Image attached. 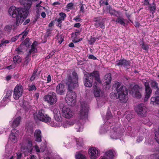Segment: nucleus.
I'll return each instance as SVG.
<instances>
[{
  "label": "nucleus",
  "instance_id": "3c124183",
  "mask_svg": "<svg viewBox=\"0 0 159 159\" xmlns=\"http://www.w3.org/2000/svg\"><path fill=\"white\" fill-rule=\"evenodd\" d=\"M9 41L8 40H6L5 41H2L1 43L0 44V46H2L4 45L5 46L6 43H9Z\"/></svg>",
  "mask_w": 159,
  "mask_h": 159
},
{
  "label": "nucleus",
  "instance_id": "e433bc0d",
  "mask_svg": "<svg viewBox=\"0 0 159 159\" xmlns=\"http://www.w3.org/2000/svg\"><path fill=\"white\" fill-rule=\"evenodd\" d=\"M10 154L11 153L6 154L3 159H15L16 158L15 156H10Z\"/></svg>",
  "mask_w": 159,
  "mask_h": 159
},
{
  "label": "nucleus",
  "instance_id": "f8f14e48",
  "mask_svg": "<svg viewBox=\"0 0 159 159\" xmlns=\"http://www.w3.org/2000/svg\"><path fill=\"white\" fill-rule=\"evenodd\" d=\"M23 91V88L21 85H16L14 89V98L16 100L18 99L22 96Z\"/></svg>",
  "mask_w": 159,
  "mask_h": 159
},
{
  "label": "nucleus",
  "instance_id": "6ab92c4d",
  "mask_svg": "<svg viewBox=\"0 0 159 159\" xmlns=\"http://www.w3.org/2000/svg\"><path fill=\"white\" fill-rule=\"evenodd\" d=\"M116 64L118 66H123L124 67L128 68L130 66V62L125 59H121L116 61Z\"/></svg>",
  "mask_w": 159,
  "mask_h": 159
},
{
  "label": "nucleus",
  "instance_id": "c85d7f7f",
  "mask_svg": "<svg viewBox=\"0 0 159 159\" xmlns=\"http://www.w3.org/2000/svg\"><path fill=\"white\" fill-rule=\"evenodd\" d=\"M51 126L54 127H60L62 125V123H60L58 121L55 122L54 121L49 120V123H46Z\"/></svg>",
  "mask_w": 159,
  "mask_h": 159
},
{
  "label": "nucleus",
  "instance_id": "c9c22d12",
  "mask_svg": "<svg viewBox=\"0 0 159 159\" xmlns=\"http://www.w3.org/2000/svg\"><path fill=\"white\" fill-rule=\"evenodd\" d=\"M117 17L118 18L116 19V22L118 23H119L121 25H125L124 19L123 18L119 17V15H118V17Z\"/></svg>",
  "mask_w": 159,
  "mask_h": 159
},
{
  "label": "nucleus",
  "instance_id": "5701e85b",
  "mask_svg": "<svg viewBox=\"0 0 159 159\" xmlns=\"http://www.w3.org/2000/svg\"><path fill=\"white\" fill-rule=\"evenodd\" d=\"M115 152L114 150H110L105 152L104 156L107 159H112L115 156Z\"/></svg>",
  "mask_w": 159,
  "mask_h": 159
},
{
  "label": "nucleus",
  "instance_id": "a19ab883",
  "mask_svg": "<svg viewBox=\"0 0 159 159\" xmlns=\"http://www.w3.org/2000/svg\"><path fill=\"white\" fill-rule=\"evenodd\" d=\"M155 139L157 142L159 144V127L158 130L157 131H156L155 133Z\"/></svg>",
  "mask_w": 159,
  "mask_h": 159
},
{
  "label": "nucleus",
  "instance_id": "864d4df0",
  "mask_svg": "<svg viewBox=\"0 0 159 159\" xmlns=\"http://www.w3.org/2000/svg\"><path fill=\"white\" fill-rule=\"evenodd\" d=\"M95 41V39L93 38H91L90 39L89 41V43L90 44H92Z\"/></svg>",
  "mask_w": 159,
  "mask_h": 159
},
{
  "label": "nucleus",
  "instance_id": "338daca9",
  "mask_svg": "<svg viewBox=\"0 0 159 159\" xmlns=\"http://www.w3.org/2000/svg\"><path fill=\"white\" fill-rule=\"evenodd\" d=\"M30 21V19H28L26 20L23 23V25H26L28 23H29Z\"/></svg>",
  "mask_w": 159,
  "mask_h": 159
},
{
  "label": "nucleus",
  "instance_id": "79ce46f5",
  "mask_svg": "<svg viewBox=\"0 0 159 159\" xmlns=\"http://www.w3.org/2000/svg\"><path fill=\"white\" fill-rule=\"evenodd\" d=\"M30 55L28 54L27 56L25 58V60L24 62V65L27 66L31 60L30 58L29 57Z\"/></svg>",
  "mask_w": 159,
  "mask_h": 159
},
{
  "label": "nucleus",
  "instance_id": "0e129e2a",
  "mask_svg": "<svg viewBox=\"0 0 159 159\" xmlns=\"http://www.w3.org/2000/svg\"><path fill=\"white\" fill-rule=\"evenodd\" d=\"M51 80V78L50 75H48L47 77V83H49Z\"/></svg>",
  "mask_w": 159,
  "mask_h": 159
},
{
  "label": "nucleus",
  "instance_id": "cd10ccee",
  "mask_svg": "<svg viewBox=\"0 0 159 159\" xmlns=\"http://www.w3.org/2000/svg\"><path fill=\"white\" fill-rule=\"evenodd\" d=\"M111 74L109 73L105 75L104 81L106 83V84L108 85L110 84L111 80Z\"/></svg>",
  "mask_w": 159,
  "mask_h": 159
},
{
  "label": "nucleus",
  "instance_id": "473e14b6",
  "mask_svg": "<svg viewBox=\"0 0 159 159\" xmlns=\"http://www.w3.org/2000/svg\"><path fill=\"white\" fill-rule=\"evenodd\" d=\"M75 157L76 159H86L85 156L80 152L77 153Z\"/></svg>",
  "mask_w": 159,
  "mask_h": 159
},
{
  "label": "nucleus",
  "instance_id": "9b49d317",
  "mask_svg": "<svg viewBox=\"0 0 159 159\" xmlns=\"http://www.w3.org/2000/svg\"><path fill=\"white\" fill-rule=\"evenodd\" d=\"M135 110L137 114L140 116L144 117L147 115V109L143 104H139L136 107Z\"/></svg>",
  "mask_w": 159,
  "mask_h": 159
},
{
  "label": "nucleus",
  "instance_id": "39448f33",
  "mask_svg": "<svg viewBox=\"0 0 159 159\" xmlns=\"http://www.w3.org/2000/svg\"><path fill=\"white\" fill-rule=\"evenodd\" d=\"M93 78L98 82H100L101 81L98 71H95L92 73H88L85 74L84 80V85L89 87H92Z\"/></svg>",
  "mask_w": 159,
  "mask_h": 159
},
{
  "label": "nucleus",
  "instance_id": "5fc2aeb1",
  "mask_svg": "<svg viewBox=\"0 0 159 159\" xmlns=\"http://www.w3.org/2000/svg\"><path fill=\"white\" fill-rule=\"evenodd\" d=\"M52 35V31L50 30H48V31L46 33L45 36L46 37H48L51 36Z\"/></svg>",
  "mask_w": 159,
  "mask_h": 159
},
{
  "label": "nucleus",
  "instance_id": "423d86ee",
  "mask_svg": "<svg viewBox=\"0 0 159 159\" xmlns=\"http://www.w3.org/2000/svg\"><path fill=\"white\" fill-rule=\"evenodd\" d=\"M89 107L87 104H81V108L78 115V118L80 120L87 118L88 114Z\"/></svg>",
  "mask_w": 159,
  "mask_h": 159
},
{
  "label": "nucleus",
  "instance_id": "aec40b11",
  "mask_svg": "<svg viewBox=\"0 0 159 159\" xmlns=\"http://www.w3.org/2000/svg\"><path fill=\"white\" fill-rule=\"evenodd\" d=\"M21 120V117L19 116L14 118L13 121L9 122L10 124L13 128H15L18 126L20 124Z\"/></svg>",
  "mask_w": 159,
  "mask_h": 159
},
{
  "label": "nucleus",
  "instance_id": "4d7b16f0",
  "mask_svg": "<svg viewBox=\"0 0 159 159\" xmlns=\"http://www.w3.org/2000/svg\"><path fill=\"white\" fill-rule=\"evenodd\" d=\"M73 4L72 3H69L67 5V7L69 9H72L73 8Z\"/></svg>",
  "mask_w": 159,
  "mask_h": 159
},
{
  "label": "nucleus",
  "instance_id": "412c9836",
  "mask_svg": "<svg viewBox=\"0 0 159 159\" xmlns=\"http://www.w3.org/2000/svg\"><path fill=\"white\" fill-rule=\"evenodd\" d=\"M66 91L65 85L62 84H59L58 85L56 88L57 93L60 95H62Z\"/></svg>",
  "mask_w": 159,
  "mask_h": 159
},
{
  "label": "nucleus",
  "instance_id": "4c0bfd02",
  "mask_svg": "<svg viewBox=\"0 0 159 159\" xmlns=\"http://www.w3.org/2000/svg\"><path fill=\"white\" fill-rule=\"evenodd\" d=\"M150 84L151 87L154 89H158V83L155 81H152L150 83Z\"/></svg>",
  "mask_w": 159,
  "mask_h": 159
},
{
  "label": "nucleus",
  "instance_id": "6e6552de",
  "mask_svg": "<svg viewBox=\"0 0 159 159\" xmlns=\"http://www.w3.org/2000/svg\"><path fill=\"white\" fill-rule=\"evenodd\" d=\"M112 118V116L111 112L110 111H108L106 115L107 121L106 122L105 124L103 126L101 127L100 130V133L101 134H102L105 133L109 129L111 128L110 126H108L107 124L108 123L110 124V120H109L111 119Z\"/></svg>",
  "mask_w": 159,
  "mask_h": 159
},
{
  "label": "nucleus",
  "instance_id": "052dcab7",
  "mask_svg": "<svg viewBox=\"0 0 159 159\" xmlns=\"http://www.w3.org/2000/svg\"><path fill=\"white\" fill-rule=\"evenodd\" d=\"M81 30V29H80L76 30L75 32V35L76 36H77L79 34V33H80Z\"/></svg>",
  "mask_w": 159,
  "mask_h": 159
},
{
  "label": "nucleus",
  "instance_id": "f3484780",
  "mask_svg": "<svg viewBox=\"0 0 159 159\" xmlns=\"http://www.w3.org/2000/svg\"><path fill=\"white\" fill-rule=\"evenodd\" d=\"M144 86L145 88V93H146L144 100L147 101L150 96L152 90L149 86V84L148 82H146L145 83Z\"/></svg>",
  "mask_w": 159,
  "mask_h": 159
},
{
  "label": "nucleus",
  "instance_id": "774afa93",
  "mask_svg": "<svg viewBox=\"0 0 159 159\" xmlns=\"http://www.w3.org/2000/svg\"><path fill=\"white\" fill-rule=\"evenodd\" d=\"M30 39L29 38H27L24 42V44L25 45H27V44L28 43Z\"/></svg>",
  "mask_w": 159,
  "mask_h": 159
},
{
  "label": "nucleus",
  "instance_id": "7c9ffc66",
  "mask_svg": "<svg viewBox=\"0 0 159 159\" xmlns=\"http://www.w3.org/2000/svg\"><path fill=\"white\" fill-rule=\"evenodd\" d=\"M12 93V91H11L10 90L7 91L6 93V95L5 96L2 102H3L5 101H9L11 95Z\"/></svg>",
  "mask_w": 159,
  "mask_h": 159
},
{
  "label": "nucleus",
  "instance_id": "9d476101",
  "mask_svg": "<svg viewBox=\"0 0 159 159\" xmlns=\"http://www.w3.org/2000/svg\"><path fill=\"white\" fill-rule=\"evenodd\" d=\"M44 100L51 105L55 104L57 101V98L55 93L50 92L48 94L44 97Z\"/></svg>",
  "mask_w": 159,
  "mask_h": 159
},
{
  "label": "nucleus",
  "instance_id": "2eb2a0df",
  "mask_svg": "<svg viewBox=\"0 0 159 159\" xmlns=\"http://www.w3.org/2000/svg\"><path fill=\"white\" fill-rule=\"evenodd\" d=\"M139 85H135L132 88L130 93L132 94L133 96L138 98H140L141 97V95L139 92Z\"/></svg>",
  "mask_w": 159,
  "mask_h": 159
},
{
  "label": "nucleus",
  "instance_id": "a18cd8bd",
  "mask_svg": "<svg viewBox=\"0 0 159 159\" xmlns=\"http://www.w3.org/2000/svg\"><path fill=\"white\" fill-rule=\"evenodd\" d=\"M59 16L61 20H64L65 18L66 17V15L65 13L63 12H61L59 14Z\"/></svg>",
  "mask_w": 159,
  "mask_h": 159
},
{
  "label": "nucleus",
  "instance_id": "58836bf2",
  "mask_svg": "<svg viewBox=\"0 0 159 159\" xmlns=\"http://www.w3.org/2000/svg\"><path fill=\"white\" fill-rule=\"evenodd\" d=\"M28 30L27 28L21 34L22 35V37L21 38V40H24V39L26 37L28 34Z\"/></svg>",
  "mask_w": 159,
  "mask_h": 159
},
{
  "label": "nucleus",
  "instance_id": "09e8293b",
  "mask_svg": "<svg viewBox=\"0 0 159 159\" xmlns=\"http://www.w3.org/2000/svg\"><path fill=\"white\" fill-rule=\"evenodd\" d=\"M149 8L150 10L151 11H152V13H153L156 9V6L155 5H154L153 4L152 5H151L150 6Z\"/></svg>",
  "mask_w": 159,
  "mask_h": 159
},
{
  "label": "nucleus",
  "instance_id": "37998d69",
  "mask_svg": "<svg viewBox=\"0 0 159 159\" xmlns=\"http://www.w3.org/2000/svg\"><path fill=\"white\" fill-rule=\"evenodd\" d=\"M37 71V70H35L34 71V72H33L32 76H31L30 79V80L31 81H32L33 80H34L36 77L37 76L36 73Z\"/></svg>",
  "mask_w": 159,
  "mask_h": 159
},
{
  "label": "nucleus",
  "instance_id": "ea45409f",
  "mask_svg": "<svg viewBox=\"0 0 159 159\" xmlns=\"http://www.w3.org/2000/svg\"><path fill=\"white\" fill-rule=\"evenodd\" d=\"M57 42L61 44L63 40V38L61 35H58L57 36Z\"/></svg>",
  "mask_w": 159,
  "mask_h": 159
},
{
  "label": "nucleus",
  "instance_id": "1a4fd4ad",
  "mask_svg": "<svg viewBox=\"0 0 159 159\" xmlns=\"http://www.w3.org/2000/svg\"><path fill=\"white\" fill-rule=\"evenodd\" d=\"M123 131L122 127H115L112 128L110 132V136L111 139H116L119 138L122 134Z\"/></svg>",
  "mask_w": 159,
  "mask_h": 159
},
{
  "label": "nucleus",
  "instance_id": "7ed1b4c3",
  "mask_svg": "<svg viewBox=\"0 0 159 159\" xmlns=\"http://www.w3.org/2000/svg\"><path fill=\"white\" fill-rule=\"evenodd\" d=\"M21 144V150L18 151L16 153L18 159L21 158L22 157L21 152L24 153L25 156H27L31 153L32 150V141L30 138L24 139Z\"/></svg>",
  "mask_w": 159,
  "mask_h": 159
},
{
  "label": "nucleus",
  "instance_id": "de8ad7c7",
  "mask_svg": "<svg viewBox=\"0 0 159 159\" xmlns=\"http://www.w3.org/2000/svg\"><path fill=\"white\" fill-rule=\"evenodd\" d=\"M142 48L143 49L148 51L149 48V47L148 45L143 44L142 45Z\"/></svg>",
  "mask_w": 159,
  "mask_h": 159
},
{
  "label": "nucleus",
  "instance_id": "72a5a7b5",
  "mask_svg": "<svg viewBox=\"0 0 159 159\" xmlns=\"http://www.w3.org/2000/svg\"><path fill=\"white\" fill-rule=\"evenodd\" d=\"M109 12L110 14L115 16L116 17H118V15H119V12L113 10L111 7L109 8Z\"/></svg>",
  "mask_w": 159,
  "mask_h": 159
},
{
  "label": "nucleus",
  "instance_id": "4be33fe9",
  "mask_svg": "<svg viewBox=\"0 0 159 159\" xmlns=\"http://www.w3.org/2000/svg\"><path fill=\"white\" fill-rule=\"evenodd\" d=\"M81 120H76L75 126V128L77 132L82 131L83 129V124L81 122Z\"/></svg>",
  "mask_w": 159,
  "mask_h": 159
},
{
  "label": "nucleus",
  "instance_id": "20e7f679",
  "mask_svg": "<svg viewBox=\"0 0 159 159\" xmlns=\"http://www.w3.org/2000/svg\"><path fill=\"white\" fill-rule=\"evenodd\" d=\"M113 87L116 88L118 94V98L121 102H126L128 99V91L125 86H124L119 82L116 83Z\"/></svg>",
  "mask_w": 159,
  "mask_h": 159
},
{
  "label": "nucleus",
  "instance_id": "8fccbe9b",
  "mask_svg": "<svg viewBox=\"0 0 159 159\" xmlns=\"http://www.w3.org/2000/svg\"><path fill=\"white\" fill-rule=\"evenodd\" d=\"M34 147H35V148L36 150V151L37 152H42L44 151V149H40L38 147L37 145L35 146H34Z\"/></svg>",
  "mask_w": 159,
  "mask_h": 159
},
{
  "label": "nucleus",
  "instance_id": "49530a36",
  "mask_svg": "<svg viewBox=\"0 0 159 159\" xmlns=\"http://www.w3.org/2000/svg\"><path fill=\"white\" fill-rule=\"evenodd\" d=\"M110 97L113 99H116L118 98V97L117 96V94L112 93L110 94Z\"/></svg>",
  "mask_w": 159,
  "mask_h": 159
},
{
  "label": "nucleus",
  "instance_id": "c03bdc74",
  "mask_svg": "<svg viewBox=\"0 0 159 159\" xmlns=\"http://www.w3.org/2000/svg\"><path fill=\"white\" fill-rule=\"evenodd\" d=\"M4 29L5 31L9 32L12 29V25H7L5 27Z\"/></svg>",
  "mask_w": 159,
  "mask_h": 159
},
{
  "label": "nucleus",
  "instance_id": "f704fd0d",
  "mask_svg": "<svg viewBox=\"0 0 159 159\" xmlns=\"http://www.w3.org/2000/svg\"><path fill=\"white\" fill-rule=\"evenodd\" d=\"M13 60L15 63H19L21 62L22 60L21 58L18 55L15 56L13 57Z\"/></svg>",
  "mask_w": 159,
  "mask_h": 159
},
{
  "label": "nucleus",
  "instance_id": "4468645a",
  "mask_svg": "<svg viewBox=\"0 0 159 159\" xmlns=\"http://www.w3.org/2000/svg\"><path fill=\"white\" fill-rule=\"evenodd\" d=\"M89 154L90 159H97L100 155V151L95 147H93L89 149Z\"/></svg>",
  "mask_w": 159,
  "mask_h": 159
},
{
  "label": "nucleus",
  "instance_id": "dca6fc26",
  "mask_svg": "<svg viewBox=\"0 0 159 159\" xmlns=\"http://www.w3.org/2000/svg\"><path fill=\"white\" fill-rule=\"evenodd\" d=\"M54 118L56 121L62 123V118L61 116L60 111L57 109L55 108L53 110Z\"/></svg>",
  "mask_w": 159,
  "mask_h": 159
},
{
  "label": "nucleus",
  "instance_id": "13d9d810",
  "mask_svg": "<svg viewBox=\"0 0 159 159\" xmlns=\"http://www.w3.org/2000/svg\"><path fill=\"white\" fill-rule=\"evenodd\" d=\"M36 89V88L34 85H32L29 87V90L32 91L33 90H35Z\"/></svg>",
  "mask_w": 159,
  "mask_h": 159
},
{
  "label": "nucleus",
  "instance_id": "6e6d98bb",
  "mask_svg": "<svg viewBox=\"0 0 159 159\" xmlns=\"http://www.w3.org/2000/svg\"><path fill=\"white\" fill-rule=\"evenodd\" d=\"M68 122V120L64 122L63 126L64 128H67L70 127Z\"/></svg>",
  "mask_w": 159,
  "mask_h": 159
},
{
  "label": "nucleus",
  "instance_id": "b1692460",
  "mask_svg": "<svg viewBox=\"0 0 159 159\" xmlns=\"http://www.w3.org/2000/svg\"><path fill=\"white\" fill-rule=\"evenodd\" d=\"M41 131L39 129H37L34 132V138L35 140L38 142H40L41 139Z\"/></svg>",
  "mask_w": 159,
  "mask_h": 159
},
{
  "label": "nucleus",
  "instance_id": "680f3d73",
  "mask_svg": "<svg viewBox=\"0 0 159 159\" xmlns=\"http://www.w3.org/2000/svg\"><path fill=\"white\" fill-rule=\"evenodd\" d=\"M80 11L82 13H84V9L83 5H81L80 6Z\"/></svg>",
  "mask_w": 159,
  "mask_h": 159
},
{
  "label": "nucleus",
  "instance_id": "ddd939ff",
  "mask_svg": "<svg viewBox=\"0 0 159 159\" xmlns=\"http://www.w3.org/2000/svg\"><path fill=\"white\" fill-rule=\"evenodd\" d=\"M62 114L64 117L69 119L73 116L74 112L70 108L64 106L62 109Z\"/></svg>",
  "mask_w": 159,
  "mask_h": 159
},
{
  "label": "nucleus",
  "instance_id": "c756f323",
  "mask_svg": "<svg viewBox=\"0 0 159 159\" xmlns=\"http://www.w3.org/2000/svg\"><path fill=\"white\" fill-rule=\"evenodd\" d=\"M99 18H95L94 21L95 22V25L96 27H100L102 28H103L104 25L103 23L99 20Z\"/></svg>",
  "mask_w": 159,
  "mask_h": 159
},
{
  "label": "nucleus",
  "instance_id": "393cba45",
  "mask_svg": "<svg viewBox=\"0 0 159 159\" xmlns=\"http://www.w3.org/2000/svg\"><path fill=\"white\" fill-rule=\"evenodd\" d=\"M93 90H94V94L95 96L99 97L102 94V92L100 89L97 87L96 83H94L93 86Z\"/></svg>",
  "mask_w": 159,
  "mask_h": 159
},
{
  "label": "nucleus",
  "instance_id": "e2e57ef3",
  "mask_svg": "<svg viewBox=\"0 0 159 159\" xmlns=\"http://www.w3.org/2000/svg\"><path fill=\"white\" fill-rule=\"evenodd\" d=\"M143 139V137L142 136H139L138 138L137 139V142L139 143L140 142L142 141Z\"/></svg>",
  "mask_w": 159,
  "mask_h": 159
},
{
  "label": "nucleus",
  "instance_id": "bf43d9fd",
  "mask_svg": "<svg viewBox=\"0 0 159 159\" xmlns=\"http://www.w3.org/2000/svg\"><path fill=\"white\" fill-rule=\"evenodd\" d=\"M75 120H70V121H68V123L69 126H73L75 124Z\"/></svg>",
  "mask_w": 159,
  "mask_h": 159
},
{
  "label": "nucleus",
  "instance_id": "2f4dec72",
  "mask_svg": "<svg viewBox=\"0 0 159 159\" xmlns=\"http://www.w3.org/2000/svg\"><path fill=\"white\" fill-rule=\"evenodd\" d=\"M37 44L36 42H34L32 45L31 47V49L29 50V53L28 54V55H30L32 53H34L36 52H37V49L36 48V46Z\"/></svg>",
  "mask_w": 159,
  "mask_h": 159
},
{
  "label": "nucleus",
  "instance_id": "f03ea898",
  "mask_svg": "<svg viewBox=\"0 0 159 159\" xmlns=\"http://www.w3.org/2000/svg\"><path fill=\"white\" fill-rule=\"evenodd\" d=\"M8 12L11 16L16 18V24L17 26L20 25L24 21L28 15L27 11L13 6L9 8Z\"/></svg>",
  "mask_w": 159,
  "mask_h": 159
},
{
  "label": "nucleus",
  "instance_id": "a878e982",
  "mask_svg": "<svg viewBox=\"0 0 159 159\" xmlns=\"http://www.w3.org/2000/svg\"><path fill=\"white\" fill-rule=\"evenodd\" d=\"M150 100L151 104L153 106L159 105V96L152 97Z\"/></svg>",
  "mask_w": 159,
  "mask_h": 159
},
{
  "label": "nucleus",
  "instance_id": "a211bd4d",
  "mask_svg": "<svg viewBox=\"0 0 159 159\" xmlns=\"http://www.w3.org/2000/svg\"><path fill=\"white\" fill-rule=\"evenodd\" d=\"M19 135V131L15 129H13L11 131V133L10 135V139L13 142L17 141V137Z\"/></svg>",
  "mask_w": 159,
  "mask_h": 159
},
{
  "label": "nucleus",
  "instance_id": "0eeeda50",
  "mask_svg": "<svg viewBox=\"0 0 159 159\" xmlns=\"http://www.w3.org/2000/svg\"><path fill=\"white\" fill-rule=\"evenodd\" d=\"M34 117L35 119L45 123H49V121L51 120V118L45 114L44 111L42 109L39 110L36 113Z\"/></svg>",
  "mask_w": 159,
  "mask_h": 159
},
{
  "label": "nucleus",
  "instance_id": "f257e3e1",
  "mask_svg": "<svg viewBox=\"0 0 159 159\" xmlns=\"http://www.w3.org/2000/svg\"><path fill=\"white\" fill-rule=\"evenodd\" d=\"M78 79L77 73L73 72L71 75L68 78L66 82L68 91L65 100L66 102L70 106H74L76 102V94L73 90L78 86Z\"/></svg>",
  "mask_w": 159,
  "mask_h": 159
},
{
  "label": "nucleus",
  "instance_id": "603ef678",
  "mask_svg": "<svg viewBox=\"0 0 159 159\" xmlns=\"http://www.w3.org/2000/svg\"><path fill=\"white\" fill-rule=\"evenodd\" d=\"M21 35V34H20L18 36H16L13 37L11 39V41L12 42H15L18 39L19 37Z\"/></svg>",
  "mask_w": 159,
  "mask_h": 159
},
{
  "label": "nucleus",
  "instance_id": "69168bd1",
  "mask_svg": "<svg viewBox=\"0 0 159 159\" xmlns=\"http://www.w3.org/2000/svg\"><path fill=\"white\" fill-rule=\"evenodd\" d=\"M89 58L94 60L96 59V58L93 55H89Z\"/></svg>",
  "mask_w": 159,
  "mask_h": 159
},
{
  "label": "nucleus",
  "instance_id": "bb28decb",
  "mask_svg": "<svg viewBox=\"0 0 159 159\" xmlns=\"http://www.w3.org/2000/svg\"><path fill=\"white\" fill-rule=\"evenodd\" d=\"M76 142V146L78 149H81L83 147L84 143L83 139L79 138L75 140Z\"/></svg>",
  "mask_w": 159,
  "mask_h": 159
}]
</instances>
